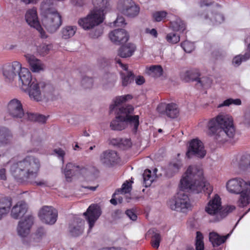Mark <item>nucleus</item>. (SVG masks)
I'll list each match as a JSON object with an SVG mask.
<instances>
[{
  "label": "nucleus",
  "mask_w": 250,
  "mask_h": 250,
  "mask_svg": "<svg viewBox=\"0 0 250 250\" xmlns=\"http://www.w3.org/2000/svg\"><path fill=\"white\" fill-rule=\"evenodd\" d=\"M33 223L34 217L31 215H27L20 221L17 227L18 235L22 238L26 237L29 234Z\"/></svg>",
  "instance_id": "nucleus-15"
},
{
  "label": "nucleus",
  "mask_w": 250,
  "mask_h": 250,
  "mask_svg": "<svg viewBox=\"0 0 250 250\" xmlns=\"http://www.w3.org/2000/svg\"><path fill=\"white\" fill-rule=\"evenodd\" d=\"M93 82L91 78L86 76L83 77L81 81L82 85L84 88H91L92 86Z\"/></svg>",
  "instance_id": "nucleus-50"
},
{
  "label": "nucleus",
  "mask_w": 250,
  "mask_h": 250,
  "mask_svg": "<svg viewBox=\"0 0 250 250\" xmlns=\"http://www.w3.org/2000/svg\"><path fill=\"white\" fill-rule=\"evenodd\" d=\"M198 15L202 20L205 21L208 24H217L222 23L224 21V16L218 12L209 13H198Z\"/></svg>",
  "instance_id": "nucleus-23"
},
{
  "label": "nucleus",
  "mask_w": 250,
  "mask_h": 250,
  "mask_svg": "<svg viewBox=\"0 0 250 250\" xmlns=\"http://www.w3.org/2000/svg\"><path fill=\"white\" fill-rule=\"evenodd\" d=\"M47 117L43 115L37 114L36 122L41 123H45L46 121Z\"/></svg>",
  "instance_id": "nucleus-58"
},
{
  "label": "nucleus",
  "mask_w": 250,
  "mask_h": 250,
  "mask_svg": "<svg viewBox=\"0 0 250 250\" xmlns=\"http://www.w3.org/2000/svg\"><path fill=\"white\" fill-rule=\"evenodd\" d=\"M104 21V17L91 11L85 18L80 19L78 24L84 30H89L98 25Z\"/></svg>",
  "instance_id": "nucleus-10"
},
{
  "label": "nucleus",
  "mask_w": 250,
  "mask_h": 250,
  "mask_svg": "<svg viewBox=\"0 0 250 250\" xmlns=\"http://www.w3.org/2000/svg\"><path fill=\"white\" fill-rule=\"evenodd\" d=\"M235 208L234 206L222 207L221 198L217 194L209 201L205 208V211L214 217L213 221H219Z\"/></svg>",
  "instance_id": "nucleus-7"
},
{
  "label": "nucleus",
  "mask_w": 250,
  "mask_h": 250,
  "mask_svg": "<svg viewBox=\"0 0 250 250\" xmlns=\"http://www.w3.org/2000/svg\"><path fill=\"white\" fill-rule=\"evenodd\" d=\"M208 135L218 142H224L227 138H232L235 129L232 118L227 114H221L208 122Z\"/></svg>",
  "instance_id": "nucleus-4"
},
{
  "label": "nucleus",
  "mask_w": 250,
  "mask_h": 250,
  "mask_svg": "<svg viewBox=\"0 0 250 250\" xmlns=\"http://www.w3.org/2000/svg\"><path fill=\"white\" fill-rule=\"evenodd\" d=\"M18 78L21 89L24 91L28 90L30 98L35 101H41L42 94L49 93L53 90L50 84L32 78L30 72L26 68L21 67L18 72Z\"/></svg>",
  "instance_id": "nucleus-3"
},
{
  "label": "nucleus",
  "mask_w": 250,
  "mask_h": 250,
  "mask_svg": "<svg viewBox=\"0 0 250 250\" xmlns=\"http://www.w3.org/2000/svg\"><path fill=\"white\" fill-rule=\"evenodd\" d=\"M249 187H246L242 192H241V195L240 198L238 201V206L240 207H244L246 206L247 205L250 204V182L249 183ZM250 211V208L248 209V210L245 212V213L241 217L239 220L236 224V226L239 221L242 218V217L246 214L249 211Z\"/></svg>",
  "instance_id": "nucleus-27"
},
{
  "label": "nucleus",
  "mask_w": 250,
  "mask_h": 250,
  "mask_svg": "<svg viewBox=\"0 0 250 250\" xmlns=\"http://www.w3.org/2000/svg\"><path fill=\"white\" fill-rule=\"evenodd\" d=\"M54 152L58 155V157L62 158V161L63 162V157L65 155V152L61 148L55 149Z\"/></svg>",
  "instance_id": "nucleus-57"
},
{
  "label": "nucleus",
  "mask_w": 250,
  "mask_h": 250,
  "mask_svg": "<svg viewBox=\"0 0 250 250\" xmlns=\"http://www.w3.org/2000/svg\"><path fill=\"white\" fill-rule=\"evenodd\" d=\"M123 143V139L115 138L112 139L110 141V144L113 146H120Z\"/></svg>",
  "instance_id": "nucleus-56"
},
{
  "label": "nucleus",
  "mask_w": 250,
  "mask_h": 250,
  "mask_svg": "<svg viewBox=\"0 0 250 250\" xmlns=\"http://www.w3.org/2000/svg\"><path fill=\"white\" fill-rule=\"evenodd\" d=\"M180 36L175 33H170L167 35L166 39L167 41L171 44H175L180 41Z\"/></svg>",
  "instance_id": "nucleus-44"
},
{
  "label": "nucleus",
  "mask_w": 250,
  "mask_h": 250,
  "mask_svg": "<svg viewBox=\"0 0 250 250\" xmlns=\"http://www.w3.org/2000/svg\"><path fill=\"white\" fill-rule=\"evenodd\" d=\"M84 221L81 218H76L73 223L69 227V231L70 234L77 237L83 232Z\"/></svg>",
  "instance_id": "nucleus-26"
},
{
  "label": "nucleus",
  "mask_w": 250,
  "mask_h": 250,
  "mask_svg": "<svg viewBox=\"0 0 250 250\" xmlns=\"http://www.w3.org/2000/svg\"><path fill=\"white\" fill-rule=\"evenodd\" d=\"M133 110L134 108L131 105H126L114 109L113 111H115L116 116L110 123L111 129L121 131L125 129L127 124H129L133 126V131L136 133L139 125V117L138 115H130Z\"/></svg>",
  "instance_id": "nucleus-5"
},
{
  "label": "nucleus",
  "mask_w": 250,
  "mask_h": 250,
  "mask_svg": "<svg viewBox=\"0 0 250 250\" xmlns=\"http://www.w3.org/2000/svg\"><path fill=\"white\" fill-rule=\"evenodd\" d=\"M51 47V45L43 44L39 47L38 51L41 55L44 56L48 53Z\"/></svg>",
  "instance_id": "nucleus-51"
},
{
  "label": "nucleus",
  "mask_w": 250,
  "mask_h": 250,
  "mask_svg": "<svg viewBox=\"0 0 250 250\" xmlns=\"http://www.w3.org/2000/svg\"><path fill=\"white\" fill-rule=\"evenodd\" d=\"M101 214V208L97 204L91 205L87 209L86 211L83 213V215L89 225L88 232L93 227L96 221L98 219Z\"/></svg>",
  "instance_id": "nucleus-13"
},
{
  "label": "nucleus",
  "mask_w": 250,
  "mask_h": 250,
  "mask_svg": "<svg viewBox=\"0 0 250 250\" xmlns=\"http://www.w3.org/2000/svg\"><path fill=\"white\" fill-rule=\"evenodd\" d=\"M231 104H234L235 105H240L241 104V101L239 99H228L224 101L222 104H219L218 107H220L224 106H229Z\"/></svg>",
  "instance_id": "nucleus-49"
},
{
  "label": "nucleus",
  "mask_w": 250,
  "mask_h": 250,
  "mask_svg": "<svg viewBox=\"0 0 250 250\" xmlns=\"http://www.w3.org/2000/svg\"><path fill=\"white\" fill-rule=\"evenodd\" d=\"M203 235L200 231L196 232L195 247L196 250H204Z\"/></svg>",
  "instance_id": "nucleus-43"
},
{
  "label": "nucleus",
  "mask_w": 250,
  "mask_h": 250,
  "mask_svg": "<svg viewBox=\"0 0 250 250\" xmlns=\"http://www.w3.org/2000/svg\"><path fill=\"white\" fill-rule=\"evenodd\" d=\"M131 189V186L129 185V182L126 181L122 186L121 188L116 190L115 193H127L130 191Z\"/></svg>",
  "instance_id": "nucleus-48"
},
{
  "label": "nucleus",
  "mask_w": 250,
  "mask_h": 250,
  "mask_svg": "<svg viewBox=\"0 0 250 250\" xmlns=\"http://www.w3.org/2000/svg\"><path fill=\"white\" fill-rule=\"evenodd\" d=\"M116 76L112 73L105 74L102 78V83L105 88L113 87L116 81Z\"/></svg>",
  "instance_id": "nucleus-36"
},
{
  "label": "nucleus",
  "mask_w": 250,
  "mask_h": 250,
  "mask_svg": "<svg viewBox=\"0 0 250 250\" xmlns=\"http://www.w3.org/2000/svg\"><path fill=\"white\" fill-rule=\"evenodd\" d=\"M143 177L144 184L145 185L146 187L150 186L154 180L153 177L151 175V171L149 169L145 170L143 174Z\"/></svg>",
  "instance_id": "nucleus-42"
},
{
  "label": "nucleus",
  "mask_w": 250,
  "mask_h": 250,
  "mask_svg": "<svg viewBox=\"0 0 250 250\" xmlns=\"http://www.w3.org/2000/svg\"><path fill=\"white\" fill-rule=\"evenodd\" d=\"M117 9L120 13L130 18L137 16L140 11L139 7L132 0H119Z\"/></svg>",
  "instance_id": "nucleus-8"
},
{
  "label": "nucleus",
  "mask_w": 250,
  "mask_h": 250,
  "mask_svg": "<svg viewBox=\"0 0 250 250\" xmlns=\"http://www.w3.org/2000/svg\"><path fill=\"white\" fill-rule=\"evenodd\" d=\"M113 23L115 26H122L123 25L126 24L124 18L120 16L117 17L116 21H114Z\"/></svg>",
  "instance_id": "nucleus-53"
},
{
  "label": "nucleus",
  "mask_w": 250,
  "mask_h": 250,
  "mask_svg": "<svg viewBox=\"0 0 250 250\" xmlns=\"http://www.w3.org/2000/svg\"><path fill=\"white\" fill-rule=\"evenodd\" d=\"M40 167L39 160L33 156H27L22 160L14 163L10 171L15 179L20 183L29 182L39 186H46L47 182L44 180L36 181Z\"/></svg>",
  "instance_id": "nucleus-2"
},
{
  "label": "nucleus",
  "mask_w": 250,
  "mask_h": 250,
  "mask_svg": "<svg viewBox=\"0 0 250 250\" xmlns=\"http://www.w3.org/2000/svg\"><path fill=\"white\" fill-rule=\"evenodd\" d=\"M136 47L132 43H128L121 46L118 50V55L123 58H126L133 55Z\"/></svg>",
  "instance_id": "nucleus-30"
},
{
  "label": "nucleus",
  "mask_w": 250,
  "mask_h": 250,
  "mask_svg": "<svg viewBox=\"0 0 250 250\" xmlns=\"http://www.w3.org/2000/svg\"><path fill=\"white\" fill-rule=\"evenodd\" d=\"M182 167L181 161L179 160H174L169 164L166 174L168 177H171L178 173Z\"/></svg>",
  "instance_id": "nucleus-33"
},
{
  "label": "nucleus",
  "mask_w": 250,
  "mask_h": 250,
  "mask_svg": "<svg viewBox=\"0 0 250 250\" xmlns=\"http://www.w3.org/2000/svg\"><path fill=\"white\" fill-rule=\"evenodd\" d=\"M6 170L4 168H1L0 169V179L5 180H6Z\"/></svg>",
  "instance_id": "nucleus-62"
},
{
  "label": "nucleus",
  "mask_w": 250,
  "mask_h": 250,
  "mask_svg": "<svg viewBox=\"0 0 250 250\" xmlns=\"http://www.w3.org/2000/svg\"><path fill=\"white\" fill-rule=\"evenodd\" d=\"M153 235L152 236L151 245L155 249H158L160 245L161 236L160 233L154 232L153 230Z\"/></svg>",
  "instance_id": "nucleus-45"
},
{
  "label": "nucleus",
  "mask_w": 250,
  "mask_h": 250,
  "mask_svg": "<svg viewBox=\"0 0 250 250\" xmlns=\"http://www.w3.org/2000/svg\"><path fill=\"white\" fill-rule=\"evenodd\" d=\"M25 18L27 23L38 31L41 38L46 39L47 38V35L38 20L36 8L28 10L25 14Z\"/></svg>",
  "instance_id": "nucleus-9"
},
{
  "label": "nucleus",
  "mask_w": 250,
  "mask_h": 250,
  "mask_svg": "<svg viewBox=\"0 0 250 250\" xmlns=\"http://www.w3.org/2000/svg\"><path fill=\"white\" fill-rule=\"evenodd\" d=\"M212 3V2H208L207 0H201L200 1V7H202L204 6H209L211 5Z\"/></svg>",
  "instance_id": "nucleus-61"
},
{
  "label": "nucleus",
  "mask_w": 250,
  "mask_h": 250,
  "mask_svg": "<svg viewBox=\"0 0 250 250\" xmlns=\"http://www.w3.org/2000/svg\"><path fill=\"white\" fill-rule=\"evenodd\" d=\"M132 96L130 94H127L124 96L116 97L113 100V104L110 105L109 107V112L111 113L114 109L119 108L120 104L124 102H126L128 100L131 99Z\"/></svg>",
  "instance_id": "nucleus-35"
},
{
  "label": "nucleus",
  "mask_w": 250,
  "mask_h": 250,
  "mask_svg": "<svg viewBox=\"0 0 250 250\" xmlns=\"http://www.w3.org/2000/svg\"><path fill=\"white\" fill-rule=\"evenodd\" d=\"M39 216L43 223L53 225L57 221L58 211L51 206H44L40 210Z\"/></svg>",
  "instance_id": "nucleus-12"
},
{
  "label": "nucleus",
  "mask_w": 250,
  "mask_h": 250,
  "mask_svg": "<svg viewBox=\"0 0 250 250\" xmlns=\"http://www.w3.org/2000/svg\"><path fill=\"white\" fill-rule=\"evenodd\" d=\"M200 74L197 69H192L183 71L180 73L181 79L186 82L197 81L202 86H206V80L207 78H200Z\"/></svg>",
  "instance_id": "nucleus-16"
},
{
  "label": "nucleus",
  "mask_w": 250,
  "mask_h": 250,
  "mask_svg": "<svg viewBox=\"0 0 250 250\" xmlns=\"http://www.w3.org/2000/svg\"><path fill=\"white\" fill-rule=\"evenodd\" d=\"M157 110L160 114L166 115L170 118L177 117L179 113L177 105L174 103H161L158 105Z\"/></svg>",
  "instance_id": "nucleus-17"
},
{
  "label": "nucleus",
  "mask_w": 250,
  "mask_h": 250,
  "mask_svg": "<svg viewBox=\"0 0 250 250\" xmlns=\"http://www.w3.org/2000/svg\"><path fill=\"white\" fill-rule=\"evenodd\" d=\"M124 215V213L120 209L114 210L111 213V217L113 220L121 218Z\"/></svg>",
  "instance_id": "nucleus-52"
},
{
  "label": "nucleus",
  "mask_w": 250,
  "mask_h": 250,
  "mask_svg": "<svg viewBox=\"0 0 250 250\" xmlns=\"http://www.w3.org/2000/svg\"><path fill=\"white\" fill-rule=\"evenodd\" d=\"M27 206L23 201H19L11 209V216L15 219L22 217L27 212Z\"/></svg>",
  "instance_id": "nucleus-25"
},
{
  "label": "nucleus",
  "mask_w": 250,
  "mask_h": 250,
  "mask_svg": "<svg viewBox=\"0 0 250 250\" xmlns=\"http://www.w3.org/2000/svg\"><path fill=\"white\" fill-rule=\"evenodd\" d=\"M76 30V26H65L61 30L62 37L64 39H68L75 35Z\"/></svg>",
  "instance_id": "nucleus-37"
},
{
  "label": "nucleus",
  "mask_w": 250,
  "mask_h": 250,
  "mask_svg": "<svg viewBox=\"0 0 250 250\" xmlns=\"http://www.w3.org/2000/svg\"><path fill=\"white\" fill-rule=\"evenodd\" d=\"M21 68V64L17 61L5 64L3 68V75L6 81H13Z\"/></svg>",
  "instance_id": "nucleus-18"
},
{
  "label": "nucleus",
  "mask_w": 250,
  "mask_h": 250,
  "mask_svg": "<svg viewBox=\"0 0 250 250\" xmlns=\"http://www.w3.org/2000/svg\"><path fill=\"white\" fill-rule=\"evenodd\" d=\"M100 158L102 163L106 166H110L117 161L118 156L115 151L107 150L102 153Z\"/></svg>",
  "instance_id": "nucleus-28"
},
{
  "label": "nucleus",
  "mask_w": 250,
  "mask_h": 250,
  "mask_svg": "<svg viewBox=\"0 0 250 250\" xmlns=\"http://www.w3.org/2000/svg\"><path fill=\"white\" fill-rule=\"evenodd\" d=\"M12 205V200L11 197H5L0 199V220L9 213Z\"/></svg>",
  "instance_id": "nucleus-29"
},
{
  "label": "nucleus",
  "mask_w": 250,
  "mask_h": 250,
  "mask_svg": "<svg viewBox=\"0 0 250 250\" xmlns=\"http://www.w3.org/2000/svg\"><path fill=\"white\" fill-rule=\"evenodd\" d=\"M13 135L11 131L7 128H0V146H4L11 143Z\"/></svg>",
  "instance_id": "nucleus-34"
},
{
  "label": "nucleus",
  "mask_w": 250,
  "mask_h": 250,
  "mask_svg": "<svg viewBox=\"0 0 250 250\" xmlns=\"http://www.w3.org/2000/svg\"><path fill=\"white\" fill-rule=\"evenodd\" d=\"M125 214L132 220H137V216L132 209H127L125 211Z\"/></svg>",
  "instance_id": "nucleus-54"
},
{
  "label": "nucleus",
  "mask_w": 250,
  "mask_h": 250,
  "mask_svg": "<svg viewBox=\"0 0 250 250\" xmlns=\"http://www.w3.org/2000/svg\"><path fill=\"white\" fill-rule=\"evenodd\" d=\"M99 250H127L126 249H124V248H115V247H112V248H102V249H101Z\"/></svg>",
  "instance_id": "nucleus-64"
},
{
  "label": "nucleus",
  "mask_w": 250,
  "mask_h": 250,
  "mask_svg": "<svg viewBox=\"0 0 250 250\" xmlns=\"http://www.w3.org/2000/svg\"><path fill=\"white\" fill-rule=\"evenodd\" d=\"M167 13L165 11H156L153 14V18L155 21L159 22L167 16Z\"/></svg>",
  "instance_id": "nucleus-47"
},
{
  "label": "nucleus",
  "mask_w": 250,
  "mask_h": 250,
  "mask_svg": "<svg viewBox=\"0 0 250 250\" xmlns=\"http://www.w3.org/2000/svg\"><path fill=\"white\" fill-rule=\"evenodd\" d=\"M249 59V54L245 53L244 55H238L235 56L232 61V63L234 66H239L242 62H246Z\"/></svg>",
  "instance_id": "nucleus-39"
},
{
  "label": "nucleus",
  "mask_w": 250,
  "mask_h": 250,
  "mask_svg": "<svg viewBox=\"0 0 250 250\" xmlns=\"http://www.w3.org/2000/svg\"><path fill=\"white\" fill-rule=\"evenodd\" d=\"M115 61L120 67L125 71V72H121L120 75L122 79V85L123 86H126L133 82L134 75L131 71H128L127 65L123 64L119 59L116 58Z\"/></svg>",
  "instance_id": "nucleus-22"
},
{
  "label": "nucleus",
  "mask_w": 250,
  "mask_h": 250,
  "mask_svg": "<svg viewBox=\"0 0 250 250\" xmlns=\"http://www.w3.org/2000/svg\"><path fill=\"white\" fill-rule=\"evenodd\" d=\"M206 154L203 144L200 140L196 139L192 140L189 143L186 156L190 158L192 156L203 158Z\"/></svg>",
  "instance_id": "nucleus-11"
},
{
  "label": "nucleus",
  "mask_w": 250,
  "mask_h": 250,
  "mask_svg": "<svg viewBox=\"0 0 250 250\" xmlns=\"http://www.w3.org/2000/svg\"><path fill=\"white\" fill-rule=\"evenodd\" d=\"M46 232L44 228L40 227L38 228L34 233L32 235V238L36 242H40L45 237Z\"/></svg>",
  "instance_id": "nucleus-41"
},
{
  "label": "nucleus",
  "mask_w": 250,
  "mask_h": 250,
  "mask_svg": "<svg viewBox=\"0 0 250 250\" xmlns=\"http://www.w3.org/2000/svg\"><path fill=\"white\" fill-rule=\"evenodd\" d=\"M123 143H122V145H123L126 147H128L131 146V143L130 140L128 139H123Z\"/></svg>",
  "instance_id": "nucleus-63"
},
{
  "label": "nucleus",
  "mask_w": 250,
  "mask_h": 250,
  "mask_svg": "<svg viewBox=\"0 0 250 250\" xmlns=\"http://www.w3.org/2000/svg\"><path fill=\"white\" fill-rule=\"evenodd\" d=\"M229 233L226 236H220L215 232H211L209 234V240L211 243L213 247H218L224 243L229 236Z\"/></svg>",
  "instance_id": "nucleus-32"
},
{
  "label": "nucleus",
  "mask_w": 250,
  "mask_h": 250,
  "mask_svg": "<svg viewBox=\"0 0 250 250\" xmlns=\"http://www.w3.org/2000/svg\"><path fill=\"white\" fill-rule=\"evenodd\" d=\"M23 117L28 121L36 122L37 114L27 112L26 114L24 113Z\"/></svg>",
  "instance_id": "nucleus-55"
},
{
  "label": "nucleus",
  "mask_w": 250,
  "mask_h": 250,
  "mask_svg": "<svg viewBox=\"0 0 250 250\" xmlns=\"http://www.w3.org/2000/svg\"><path fill=\"white\" fill-rule=\"evenodd\" d=\"M180 183L182 191L167 202L168 206L173 210L186 212L191 209L189 197L184 192V190L196 193L203 191L208 195H210L212 191V187L204 180L202 169L197 166H190L188 167Z\"/></svg>",
  "instance_id": "nucleus-1"
},
{
  "label": "nucleus",
  "mask_w": 250,
  "mask_h": 250,
  "mask_svg": "<svg viewBox=\"0 0 250 250\" xmlns=\"http://www.w3.org/2000/svg\"><path fill=\"white\" fill-rule=\"evenodd\" d=\"M50 0L42 2L41 9L43 13L42 24L48 32H55L62 23V18L60 14L53 7H48L47 5Z\"/></svg>",
  "instance_id": "nucleus-6"
},
{
  "label": "nucleus",
  "mask_w": 250,
  "mask_h": 250,
  "mask_svg": "<svg viewBox=\"0 0 250 250\" xmlns=\"http://www.w3.org/2000/svg\"><path fill=\"white\" fill-rule=\"evenodd\" d=\"M87 172V169L83 166L78 165L72 163L67 164L64 170V173L66 178H70L72 176L79 174L84 176Z\"/></svg>",
  "instance_id": "nucleus-20"
},
{
  "label": "nucleus",
  "mask_w": 250,
  "mask_h": 250,
  "mask_svg": "<svg viewBox=\"0 0 250 250\" xmlns=\"http://www.w3.org/2000/svg\"><path fill=\"white\" fill-rule=\"evenodd\" d=\"M163 70L160 65H153L149 67L148 74L154 77H159L163 74Z\"/></svg>",
  "instance_id": "nucleus-40"
},
{
  "label": "nucleus",
  "mask_w": 250,
  "mask_h": 250,
  "mask_svg": "<svg viewBox=\"0 0 250 250\" xmlns=\"http://www.w3.org/2000/svg\"><path fill=\"white\" fill-rule=\"evenodd\" d=\"M109 37L113 42L119 44L126 42L129 35L125 29H118L111 31L109 34Z\"/></svg>",
  "instance_id": "nucleus-21"
},
{
  "label": "nucleus",
  "mask_w": 250,
  "mask_h": 250,
  "mask_svg": "<svg viewBox=\"0 0 250 250\" xmlns=\"http://www.w3.org/2000/svg\"><path fill=\"white\" fill-rule=\"evenodd\" d=\"M181 46L187 53H190L194 49V44L188 41L182 42L181 43Z\"/></svg>",
  "instance_id": "nucleus-46"
},
{
  "label": "nucleus",
  "mask_w": 250,
  "mask_h": 250,
  "mask_svg": "<svg viewBox=\"0 0 250 250\" xmlns=\"http://www.w3.org/2000/svg\"><path fill=\"white\" fill-rule=\"evenodd\" d=\"M135 82L137 84L141 85L145 83V79L143 76H139L136 78Z\"/></svg>",
  "instance_id": "nucleus-60"
},
{
  "label": "nucleus",
  "mask_w": 250,
  "mask_h": 250,
  "mask_svg": "<svg viewBox=\"0 0 250 250\" xmlns=\"http://www.w3.org/2000/svg\"><path fill=\"white\" fill-rule=\"evenodd\" d=\"M102 33V29L101 28L99 27L98 29L96 30L95 32L93 34H91V36H92V38H96L101 36Z\"/></svg>",
  "instance_id": "nucleus-59"
},
{
  "label": "nucleus",
  "mask_w": 250,
  "mask_h": 250,
  "mask_svg": "<svg viewBox=\"0 0 250 250\" xmlns=\"http://www.w3.org/2000/svg\"><path fill=\"white\" fill-rule=\"evenodd\" d=\"M94 9L92 12L104 17V12L109 5L108 0H92Z\"/></svg>",
  "instance_id": "nucleus-31"
},
{
  "label": "nucleus",
  "mask_w": 250,
  "mask_h": 250,
  "mask_svg": "<svg viewBox=\"0 0 250 250\" xmlns=\"http://www.w3.org/2000/svg\"><path fill=\"white\" fill-rule=\"evenodd\" d=\"M7 112L14 119H19L23 117L24 112L21 101L15 98L10 100L7 104Z\"/></svg>",
  "instance_id": "nucleus-14"
},
{
  "label": "nucleus",
  "mask_w": 250,
  "mask_h": 250,
  "mask_svg": "<svg viewBox=\"0 0 250 250\" xmlns=\"http://www.w3.org/2000/svg\"><path fill=\"white\" fill-rule=\"evenodd\" d=\"M171 27L174 31L183 32L186 29V25L183 21L180 19L170 22Z\"/></svg>",
  "instance_id": "nucleus-38"
},
{
  "label": "nucleus",
  "mask_w": 250,
  "mask_h": 250,
  "mask_svg": "<svg viewBox=\"0 0 250 250\" xmlns=\"http://www.w3.org/2000/svg\"><path fill=\"white\" fill-rule=\"evenodd\" d=\"M24 56L32 72L38 73L44 70L45 65L40 60L29 54H26Z\"/></svg>",
  "instance_id": "nucleus-24"
},
{
  "label": "nucleus",
  "mask_w": 250,
  "mask_h": 250,
  "mask_svg": "<svg viewBox=\"0 0 250 250\" xmlns=\"http://www.w3.org/2000/svg\"><path fill=\"white\" fill-rule=\"evenodd\" d=\"M246 187H249V185L240 178L231 179L227 183V189L233 193L239 194L245 190Z\"/></svg>",
  "instance_id": "nucleus-19"
}]
</instances>
